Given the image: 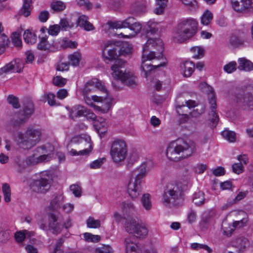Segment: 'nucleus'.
I'll list each match as a JSON object with an SVG mask.
<instances>
[{
	"label": "nucleus",
	"mask_w": 253,
	"mask_h": 253,
	"mask_svg": "<svg viewBox=\"0 0 253 253\" xmlns=\"http://www.w3.org/2000/svg\"><path fill=\"white\" fill-rule=\"evenodd\" d=\"M118 46L112 42H107L104 45L103 56L106 63L115 60L111 66L112 76L115 79L120 81L123 84L130 87L137 85L135 77L133 74L125 69L126 62L122 59H117Z\"/></svg>",
	"instance_id": "1"
},
{
	"label": "nucleus",
	"mask_w": 253,
	"mask_h": 253,
	"mask_svg": "<svg viewBox=\"0 0 253 253\" xmlns=\"http://www.w3.org/2000/svg\"><path fill=\"white\" fill-rule=\"evenodd\" d=\"M163 51L164 44L160 39H149L144 45L141 68L146 77L153 70L166 66V59L163 58Z\"/></svg>",
	"instance_id": "2"
},
{
	"label": "nucleus",
	"mask_w": 253,
	"mask_h": 253,
	"mask_svg": "<svg viewBox=\"0 0 253 253\" xmlns=\"http://www.w3.org/2000/svg\"><path fill=\"white\" fill-rule=\"evenodd\" d=\"M196 151L195 143L190 140L178 138L170 142L167 149L166 155L170 160L178 161L181 155L184 158L191 156Z\"/></svg>",
	"instance_id": "3"
},
{
	"label": "nucleus",
	"mask_w": 253,
	"mask_h": 253,
	"mask_svg": "<svg viewBox=\"0 0 253 253\" xmlns=\"http://www.w3.org/2000/svg\"><path fill=\"white\" fill-rule=\"evenodd\" d=\"M197 22L193 19H186L180 21L173 31V41L181 43L192 38L197 32Z\"/></svg>",
	"instance_id": "4"
},
{
	"label": "nucleus",
	"mask_w": 253,
	"mask_h": 253,
	"mask_svg": "<svg viewBox=\"0 0 253 253\" xmlns=\"http://www.w3.org/2000/svg\"><path fill=\"white\" fill-rule=\"evenodd\" d=\"M146 174V163H143L133 171L127 186V192L132 199L138 198L142 192V184Z\"/></svg>",
	"instance_id": "5"
},
{
	"label": "nucleus",
	"mask_w": 253,
	"mask_h": 253,
	"mask_svg": "<svg viewBox=\"0 0 253 253\" xmlns=\"http://www.w3.org/2000/svg\"><path fill=\"white\" fill-rule=\"evenodd\" d=\"M42 132L40 129L28 127L24 132L17 133L16 141L18 145L24 149H30L41 140Z\"/></svg>",
	"instance_id": "6"
},
{
	"label": "nucleus",
	"mask_w": 253,
	"mask_h": 253,
	"mask_svg": "<svg viewBox=\"0 0 253 253\" xmlns=\"http://www.w3.org/2000/svg\"><path fill=\"white\" fill-rule=\"evenodd\" d=\"M52 181L51 174L47 172H42L37 179L33 180L30 184V188L33 192L45 194L50 189Z\"/></svg>",
	"instance_id": "7"
},
{
	"label": "nucleus",
	"mask_w": 253,
	"mask_h": 253,
	"mask_svg": "<svg viewBox=\"0 0 253 253\" xmlns=\"http://www.w3.org/2000/svg\"><path fill=\"white\" fill-rule=\"evenodd\" d=\"M110 155L115 163L124 161L127 155V147L126 142L123 139H115L112 143Z\"/></svg>",
	"instance_id": "8"
},
{
	"label": "nucleus",
	"mask_w": 253,
	"mask_h": 253,
	"mask_svg": "<svg viewBox=\"0 0 253 253\" xmlns=\"http://www.w3.org/2000/svg\"><path fill=\"white\" fill-rule=\"evenodd\" d=\"M163 202L169 207L178 206L182 203L181 191L176 185L168 187L163 195Z\"/></svg>",
	"instance_id": "9"
},
{
	"label": "nucleus",
	"mask_w": 253,
	"mask_h": 253,
	"mask_svg": "<svg viewBox=\"0 0 253 253\" xmlns=\"http://www.w3.org/2000/svg\"><path fill=\"white\" fill-rule=\"evenodd\" d=\"M70 143L74 144L79 143L81 144L85 143L88 146V148L83 149L78 152L74 149H71V150L69 151V153L72 156H87L92 150L91 138L89 136L86 134L77 135L73 137L71 139Z\"/></svg>",
	"instance_id": "10"
},
{
	"label": "nucleus",
	"mask_w": 253,
	"mask_h": 253,
	"mask_svg": "<svg viewBox=\"0 0 253 253\" xmlns=\"http://www.w3.org/2000/svg\"><path fill=\"white\" fill-rule=\"evenodd\" d=\"M49 216V228L52 230V233L54 234L57 235L60 233L63 227L67 229L71 227L72 225L71 219L69 217L64 222L63 225H61L60 221L62 219V215L50 213Z\"/></svg>",
	"instance_id": "11"
},
{
	"label": "nucleus",
	"mask_w": 253,
	"mask_h": 253,
	"mask_svg": "<svg viewBox=\"0 0 253 253\" xmlns=\"http://www.w3.org/2000/svg\"><path fill=\"white\" fill-rule=\"evenodd\" d=\"M33 104L31 103H28L24 107L22 111H20L16 115V119H14L13 124L17 126L26 122L33 114Z\"/></svg>",
	"instance_id": "12"
},
{
	"label": "nucleus",
	"mask_w": 253,
	"mask_h": 253,
	"mask_svg": "<svg viewBox=\"0 0 253 253\" xmlns=\"http://www.w3.org/2000/svg\"><path fill=\"white\" fill-rule=\"evenodd\" d=\"M209 103L211 105V112L209 114V120L211 123L212 126H216L219 119L216 113V103L214 98L213 89L211 87L210 92L209 94Z\"/></svg>",
	"instance_id": "13"
},
{
	"label": "nucleus",
	"mask_w": 253,
	"mask_h": 253,
	"mask_svg": "<svg viewBox=\"0 0 253 253\" xmlns=\"http://www.w3.org/2000/svg\"><path fill=\"white\" fill-rule=\"evenodd\" d=\"M237 213L235 211L231 212L227 216L222 222L221 225V230L223 235H225L227 237H230L232 236L233 232L235 231L236 227L237 226V221H233V222L228 223L227 219L231 220V217L235 215L236 216Z\"/></svg>",
	"instance_id": "14"
},
{
	"label": "nucleus",
	"mask_w": 253,
	"mask_h": 253,
	"mask_svg": "<svg viewBox=\"0 0 253 253\" xmlns=\"http://www.w3.org/2000/svg\"><path fill=\"white\" fill-rule=\"evenodd\" d=\"M40 41L38 44V48L41 50L54 51L58 48V43L55 42L53 39L45 36L43 37H39Z\"/></svg>",
	"instance_id": "15"
},
{
	"label": "nucleus",
	"mask_w": 253,
	"mask_h": 253,
	"mask_svg": "<svg viewBox=\"0 0 253 253\" xmlns=\"http://www.w3.org/2000/svg\"><path fill=\"white\" fill-rule=\"evenodd\" d=\"M23 65L19 59L14 60L0 69V76L9 72H20Z\"/></svg>",
	"instance_id": "16"
},
{
	"label": "nucleus",
	"mask_w": 253,
	"mask_h": 253,
	"mask_svg": "<svg viewBox=\"0 0 253 253\" xmlns=\"http://www.w3.org/2000/svg\"><path fill=\"white\" fill-rule=\"evenodd\" d=\"M96 89L101 91H106V89L102 84L96 78H93L88 81L84 85L83 92L84 95H86L89 92L94 91Z\"/></svg>",
	"instance_id": "17"
},
{
	"label": "nucleus",
	"mask_w": 253,
	"mask_h": 253,
	"mask_svg": "<svg viewBox=\"0 0 253 253\" xmlns=\"http://www.w3.org/2000/svg\"><path fill=\"white\" fill-rule=\"evenodd\" d=\"M126 253H140L139 247L134 236L126 237L124 240Z\"/></svg>",
	"instance_id": "18"
},
{
	"label": "nucleus",
	"mask_w": 253,
	"mask_h": 253,
	"mask_svg": "<svg viewBox=\"0 0 253 253\" xmlns=\"http://www.w3.org/2000/svg\"><path fill=\"white\" fill-rule=\"evenodd\" d=\"M51 158V154H42L40 156L36 157L35 154H33L26 158L25 163L27 165H35L39 163L48 162Z\"/></svg>",
	"instance_id": "19"
},
{
	"label": "nucleus",
	"mask_w": 253,
	"mask_h": 253,
	"mask_svg": "<svg viewBox=\"0 0 253 253\" xmlns=\"http://www.w3.org/2000/svg\"><path fill=\"white\" fill-rule=\"evenodd\" d=\"M253 10V0H238V13H247Z\"/></svg>",
	"instance_id": "20"
},
{
	"label": "nucleus",
	"mask_w": 253,
	"mask_h": 253,
	"mask_svg": "<svg viewBox=\"0 0 253 253\" xmlns=\"http://www.w3.org/2000/svg\"><path fill=\"white\" fill-rule=\"evenodd\" d=\"M181 70L185 77H189L194 71L195 65L193 62L186 61L180 63Z\"/></svg>",
	"instance_id": "21"
},
{
	"label": "nucleus",
	"mask_w": 253,
	"mask_h": 253,
	"mask_svg": "<svg viewBox=\"0 0 253 253\" xmlns=\"http://www.w3.org/2000/svg\"><path fill=\"white\" fill-rule=\"evenodd\" d=\"M88 17L84 15L80 16L77 20V26L87 31L94 30L93 25L88 21Z\"/></svg>",
	"instance_id": "22"
},
{
	"label": "nucleus",
	"mask_w": 253,
	"mask_h": 253,
	"mask_svg": "<svg viewBox=\"0 0 253 253\" xmlns=\"http://www.w3.org/2000/svg\"><path fill=\"white\" fill-rule=\"evenodd\" d=\"M86 108L82 105H78L73 107L70 112V117L74 120L77 118L84 116Z\"/></svg>",
	"instance_id": "23"
},
{
	"label": "nucleus",
	"mask_w": 253,
	"mask_h": 253,
	"mask_svg": "<svg viewBox=\"0 0 253 253\" xmlns=\"http://www.w3.org/2000/svg\"><path fill=\"white\" fill-rule=\"evenodd\" d=\"M92 99L95 102H105L106 104V106L105 107V109H101L100 107L95 106L93 104V107L94 108V109L95 110H98L99 111H102L103 113H106L109 109H110L111 107V101L110 100L109 101H108L107 98L106 97H102V96H99L97 95H92L91 96Z\"/></svg>",
	"instance_id": "24"
},
{
	"label": "nucleus",
	"mask_w": 253,
	"mask_h": 253,
	"mask_svg": "<svg viewBox=\"0 0 253 253\" xmlns=\"http://www.w3.org/2000/svg\"><path fill=\"white\" fill-rule=\"evenodd\" d=\"M243 102L246 103L251 109H253V87L249 86L245 93L243 98Z\"/></svg>",
	"instance_id": "25"
},
{
	"label": "nucleus",
	"mask_w": 253,
	"mask_h": 253,
	"mask_svg": "<svg viewBox=\"0 0 253 253\" xmlns=\"http://www.w3.org/2000/svg\"><path fill=\"white\" fill-rule=\"evenodd\" d=\"M238 69L246 72L253 70V63L245 58L238 59Z\"/></svg>",
	"instance_id": "26"
},
{
	"label": "nucleus",
	"mask_w": 253,
	"mask_h": 253,
	"mask_svg": "<svg viewBox=\"0 0 253 253\" xmlns=\"http://www.w3.org/2000/svg\"><path fill=\"white\" fill-rule=\"evenodd\" d=\"M130 19L127 18L122 21H108L106 26H108L109 29L126 28L127 24H129L128 21H130Z\"/></svg>",
	"instance_id": "27"
},
{
	"label": "nucleus",
	"mask_w": 253,
	"mask_h": 253,
	"mask_svg": "<svg viewBox=\"0 0 253 253\" xmlns=\"http://www.w3.org/2000/svg\"><path fill=\"white\" fill-rule=\"evenodd\" d=\"M31 3L32 0H24L23 5L19 11V14L25 17L29 16L32 10Z\"/></svg>",
	"instance_id": "28"
},
{
	"label": "nucleus",
	"mask_w": 253,
	"mask_h": 253,
	"mask_svg": "<svg viewBox=\"0 0 253 253\" xmlns=\"http://www.w3.org/2000/svg\"><path fill=\"white\" fill-rule=\"evenodd\" d=\"M139 224V223L134 219H127L125 223V229L128 233L133 234L136 231Z\"/></svg>",
	"instance_id": "29"
},
{
	"label": "nucleus",
	"mask_w": 253,
	"mask_h": 253,
	"mask_svg": "<svg viewBox=\"0 0 253 253\" xmlns=\"http://www.w3.org/2000/svg\"><path fill=\"white\" fill-rule=\"evenodd\" d=\"M168 2V0H156L154 12L157 15L162 14L167 6Z\"/></svg>",
	"instance_id": "30"
},
{
	"label": "nucleus",
	"mask_w": 253,
	"mask_h": 253,
	"mask_svg": "<svg viewBox=\"0 0 253 253\" xmlns=\"http://www.w3.org/2000/svg\"><path fill=\"white\" fill-rule=\"evenodd\" d=\"M128 19H130V21H128L129 24H127V28L133 31L135 33H139L141 29V25L135 21L133 17H128Z\"/></svg>",
	"instance_id": "31"
},
{
	"label": "nucleus",
	"mask_w": 253,
	"mask_h": 253,
	"mask_svg": "<svg viewBox=\"0 0 253 253\" xmlns=\"http://www.w3.org/2000/svg\"><path fill=\"white\" fill-rule=\"evenodd\" d=\"M64 200V196L61 195H57L55 196L54 198L50 202V207L52 210H56L58 208L61 207Z\"/></svg>",
	"instance_id": "32"
},
{
	"label": "nucleus",
	"mask_w": 253,
	"mask_h": 253,
	"mask_svg": "<svg viewBox=\"0 0 253 253\" xmlns=\"http://www.w3.org/2000/svg\"><path fill=\"white\" fill-rule=\"evenodd\" d=\"M23 38L25 42L27 43L34 44L36 43L37 41V36L36 34L29 30H27L24 32Z\"/></svg>",
	"instance_id": "33"
},
{
	"label": "nucleus",
	"mask_w": 253,
	"mask_h": 253,
	"mask_svg": "<svg viewBox=\"0 0 253 253\" xmlns=\"http://www.w3.org/2000/svg\"><path fill=\"white\" fill-rule=\"evenodd\" d=\"M205 200V194L203 192L198 191L194 194L193 201L196 205L198 206L203 205Z\"/></svg>",
	"instance_id": "34"
},
{
	"label": "nucleus",
	"mask_w": 253,
	"mask_h": 253,
	"mask_svg": "<svg viewBox=\"0 0 253 253\" xmlns=\"http://www.w3.org/2000/svg\"><path fill=\"white\" fill-rule=\"evenodd\" d=\"M148 230L147 228L144 225L139 224L137 228L133 234H134L136 237L139 238H144L148 234Z\"/></svg>",
	"instance_id": "35"
},
{
	"label": "nucleus",
	"mask_w": 253,
	"mask_h": 253,
	"mask_svg": "<svg viewBox=\"0 0 253 253\" xmlns=\"http://www.w3.org/2000/svg\"><path fill=\"white\" fill-rule=\"evenodd\" d=\"M248 221L247 213L243 211H238V228L246 226Z\"/></svg>",
	"instance_id": "36"
},
{
	"label": "nucleus",
	"mask_w": 253,
	"mask_h": 253,
	"mask_svg": "<svg viewBox=\"0 0 253 253\" xmlns=\"http://www.w3.org/2000/svg\"><path fill=\"white\" fill-rule=\"evenodd\" d=\"M238 174L244 171V166L248 162V158L246 155L238 156Z\"/></svg>",
	"instance_id": "37"
},
{
	"label": "nucleus",
	"mask_w": 253,
	"mask_h": 253,
	"mask_svg": "<svg viewBox=\"0 0 253 253\" xmlns=\"http://www.w3.org/2000/svg\"><path fill=\"white\" fill-rule=\"evenodd\" d=\"M213 19L212 13L209 10H207L203 14L201 18V22L203 25H208Z\"/></svg>",
	"instance_id": "38"
},
{
	"label": "nucleus",
	"mask_w": 253,
	"mask_h": 253,
	"mask_svg": "<svg viewBox=\"0 0 253 253\" xmlns=\"http://www.w3.org/2000/svg\"><path fill=\"white\" fill-rule=\"evenodd\" d=\"M141 203L144 208L146 210H149L152 207L151 201V196L149 194L146 193L143 195L141 198Z\"/></svg>",
	"instance_id": "39"
},
{
	"label": "nucleus",
	"mask_w": 253,
	"mask_h": 253,
	"mask_svg": "<svg viewBox=\"0 0 253 253\" xmlns=\"http://www.w3.org/2000/svg\"><path fill=\"white\" fill-rule=\"evenodd\" d=\"M222 136L229 142H234L236 139V133L229 130H224L221 132Z\"/></svg>",
	"instance_id": "40"
},
{
	"label": "nucleus",
	"mask_w": 253,
	"mask_h": 253,
	"mask_svg": "<svg viewBox=\"0 0 253 253\" xmlns=\"http://www.w3.org/2000/svg\"><path fill=\"white\" fill-rule=\"evenodd\" d=\"M145 11L146 8L144 5L136 3L133 5L130 10V13L135 15H138L145 12Z\"/></svg>",
	"instance_id": "41"
},
{
	"label": "nucleus",
	"mask_w": 253,
	"mask_h": 253,
	"mask_svg": "<svg viewBox=\"0 0 253 253\" xmlns=\"http://www.w3.org/2000/svg\"><path fill=\"white\" fill-rule=\"evenodd\" d=\"M193 53V57L195 59H200L204 56L205 50L203 48L200 46L192 47L190 49Z\"/></svg>",
	"instance_id": "42"
},
{
	"label": "nucleus",
	"mask_w": 253,
	"mask_h": 253,
	"mask_svg": "<svg viewBox=\"0 0 253 253\" xmlns=\"http://www.w3.org/2000/svg\"><path fill=\"white\" fill-rule=\"evenodd\" d=\"M68 58L72 66H77L79 65L80 61L81 59V55L78 52H75L68 56Z\"/></svg>",
	"instance_id": "43"
},
{
	"label": "nucleus",
	"mask_w": 253,
	"mask_h": 253,
	"mask_svg": "<svg viewBox=\"0 0 253 253\" xmlns=\"http://www.w3.org/2000/svg\"><path fill=\"white\" fill-rule=\"evenodd\" d=\"M2 190L4 195V201L8 203L11 200V189L8 184L5 183L2 185Z\"/></svg>",
	"instance_id": "44"
},
{
	"label": "nucleus",
	"mask_w": 253,
	"mask_h": 253,
	"mask_svg": "<svg viewBox=\"0 0 253 253\" xmlns=\"http://www.w3.org/2000/svg\"><path fill=\"white\" fill-rule=\"evenodd\" d=\"M122 209L123 211L126 213H133L135 211L133 204L130 202H125L123 203Z\"/></svg>",
	"instance_id": "45"
},
{
	"label": "nucleus",
	"mask_w": 253,
	"mask_h": 253,
	"mask_svg": "<svg viewBox=\"0 0 253 253\" xmlns=\"http://www.w3.org/2000/svg\"><path fill=\"white\" fill-rule=\"evenodd\" d=\"M87 226L88 228H97L100 227V221L95 219L93 217H89L86 220Z\"/></svg>",
	"instance_id": "46"
},
{
	"label": "nucleus",
	"mask_w": 253,
	"mask_h": 253,
	"mask_svg": "<svg viewBox=\"0 0 253 253\" xmlns=\"http://www.w3.org/2000/svg\"><path fill=\"white\" fill-rule=\"evenodd\" d=\"M238 242V252H244L249 246V242L246 238H240Z\"/></svg>",
	"instance_id": "47"
},
{
	"label": "nucleus",
	"mask_w": 253,
	"mask_h": 253,
	"mask_svg": "<svg viewBox=\"0 0 253 253\" xmlns=\"http://www.w3.org/2000/svg\"><path fill=\"white\" fill-rule=\"evenodd\" d=\"M236 69L237 64L235 61H231L226 64L223 67L224 71L228 74H231L235 72L236 70Z\"/></svg>",
	"instance_id": "48"
},
{
	"label": "nucleus",
	"mask_w": 253,
	"mask_h": 253,
	"mask_svg": "<svg viewBox=\"0 0 253 253\" xmlns=\"http://www.w3.org/2000/svg\"><path fill=\"white\" fill-rule=\"evenodd\" d=\"M205 107L204 105H200L189 114L191 117L197 118L204 113Z\"/></svg>",
	"instance_id": "49"
},
{
	"label": "nucleus",
	"mask_w": 253,
	"mask_h": 253,
	"mask_svg": "<svg viewBox=\"0 0 253 253\" xmlns=\"http://www.w3.org/2000/svg\"><path fill=\"white\" fill-rule=\"evenodd\" d=\"M84 240L88 242H97L100 239V237L99 236L94 235L89 233H84Z\"/></svg>",
	"instance_id": "50"
},
{
	"label": "nucleus",
	"mask_w": 253,
	"mask_h": 253,
	"mask_svg": "<svg viewBox=\"0 0 253 253\" xmlns=\"http://www.w3.org/2000/svg\"><path fill=\"white\" fill-rule=\"evenodd\" d=\"M44 97L46 98L48 104L50 106H55L58 105V104L56 102L55 95L53 93L49 92L45 94L44 95Z\"/></svg>",
	"instance_id": "51"
},
{
	"label": "nucleus",
	"mask_w": 253,
	"mask_h": 253,
	"mask_svg": "<svg viewBox=\"0 0 253 253\" xmlns=\"http://www.w3.org/2000/svg\"><path fill=\"white\" fill-rule=\"evenodd\" d=\"M52 82L54 85L62 87L66 84L67 80L60 76H56L53 78Z\"/></svg>",
	"instance_id": "52"
},
{
	"label": "nucleus",
	"mask_w": 253,
	"mask_h": 253,
	"mask_svg": "<svg viewBox=\"0 0 253 253\" xmlns=\"http://www.w3.org/2000/svg\"><path fill=\"white\" fill-rule=\"evenodd\" d=\"M7 102L14 108H18L20 107V104L19 103L18 98L13 95H9L7 97Z\"/></svg>",
	"instance_id": "53"
},
{
	"label": "nucleus",
	"mask_w": 253,
	"mask_h": 253,
	"mask_svg": "<svg viewBox=\"0 0 253 253\" xmlns=\"http://www.w3.org/2000/svg\"><path fill=\"white\" fill-rule=\"evenodd\" d=\"M51 8L55 11H62L65 8V5L61 1H56L52 3Z\"/></svg>",
	"instance_id": "54"
},
{
	"label": "nucleus",
	"mask_w": 253,
	"mask_h": 253,
	"mask_svg": "<svg viewBox=\"0 0 253 253\" xmlns=\"http://www.w3.org/2000/svg\"><path fill=\"white\" fill-rule=\"evenodd\" d=\"M112 248L109 245H103L95 250V253H113Z\"/></svg>",
	"instance_id": "55"
},
{
	"label": "nucleus",
	"mask_w": 253,
	"mask_h": 253,
	"mask_svg": "<svg viewBox=\"0 0 253 253\" xmlns=\"http://www.w3.org/2000/svg\"><path fill=\"white\" fill-rule=\"evenodd\" d=\"M60 26L62 29L67 30L69 28H71L74 26L73 23L69 22L66 19H61L60 22Z\"/></svg>",
	"instance_id": "56"
},
{
	"label": "nucleus",
	"mask_w": 253,
	"mask_h": 253,
	"mask_svg": "<svg viewBox=\"0 0 253 253\" xmlns=\"http://www.w3.org/2000/svg\"><path fill=\"white\" fill-rule=\"evenodd\" d=\"M60 26L57 24L50 26L48 30V33L51 36H56L59 33Z\"/></svg>",
	"instance_id": "57"
},
{
	"label": "nucleus",
	"mask_w": 253,
	"mask_h": 253,
	"mask_svg": "<svg viewBox=\"0 0 253 253\" xmlns=\"http://www.w3.org/2000/svg\"><path fill=\"white\" fill-rule=\"evenodd\" d=\"M70 189L76 197H80L81 196L82 189L79 185L73 184L70 186Z\"/></svg>",
	"instance_id": "58"
},
{
	"label": "nucleus",
	"mask_w": 253,
	"mask_h": 253,
	"mask_svg": "<svg viewBox=\"0 0 253 253\" xmlns=\"http://www.w3.org/2000/svg\"><path fill=\"white\" fill-rule=\"evenodd\" d=\"M12 42L14 45L19 47L22 45V41L20 38L19 34L16 32L13 33L12 37Z\"/></svg>",
	"instance_id": "59"
},
{
	"label": "nucleus",
	"mask_w": 253,
	"mask_h": 253,
	"mask_svg": "<svg viewBox=\"0 0 253 253\" xmlns=\"http://www.w3.org/2000/svg\"><path fill=\"white\" fill-rule=\"evenodd\" d=\"M105 161V159L104 158H100L97 160H96L90 164V167L91 169H98L103 164Z\"/></svg>",
	"instance_id": "60"
},
{
	"label": "nucleus",
	"mask_w": 253,
	"mask_h": 253,
	"mask_svg": "<svg viewBox=\"0 0 253 253\" xmlns=\"http://www.w3.org/2000/svg\"><path fill=\"white\" fill-rule=\"evenodd\" d=\"M24 230H21L16 232L14 234V237L16 242L18 243L22 242L26 238L24 234Z\"/></svg>",
	"instance_id": "61"
},
{
	"label": "nucleus",
	"mask_w": 253,
	"mask_h": 253,
	"mask_svg": "<svg viewBox=\"0 0 253 253\" xmlns=\"http://www.w3.org/2000/svg\"><path fill=\"white\" fill-rule=\"evenodd\" d=\"M78 4L81 6L84 7L86 9H91L92 4L88 0H78Z\"/></svg>",
	"instance_id": "62"
},
{
	"label": "nucleus",
	"mask_w": 253,
	"mask_h": 253,
	"mask_svg": "<svg viewBox=\"0 0 253 253\" xmlns=\"http://www.w3.org/2000/svg\"><path fill=\"white\" fill-rule=\"evenodd\" d=\"M11 233L9 230L1 231L0 233V239L2 242H5L10 239Z\"/></svg>",
	"instance_id": "63"
},
{
	"label": "nucleus",
	"mask_w": 253,
	"mask_h": 253,
	"mask_svg": "<svg viewBox=\"0 0 253 253\" xmlns=\"http://www.w3.org/2000/svg\"><path fill=\"white\" fill-rule=\"evenodd\" d=\"M49 15V12L47 11H41L39 15V19L42 22H45L48 19Z\"/></svg>",
	"instance_id": "64"
}]
</instances>
